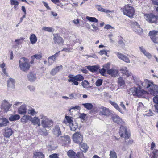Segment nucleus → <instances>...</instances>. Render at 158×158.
<instances>
[{
  "mask_svg": "<svg viewBox=\"0 0 158 158\" xmlns=\"http://www.w3.org/2000/svg\"><path fill=\"white\" fill-rule=\"evenodd\" d=\"M19 66L20 69L22 71L27 72L31 66L29 60L24 57L21 58L19 60Z\"/></svg>",
  "mask_w": 158,
  "mask_h": 158,
  "instance_id": "1",
  "label": "nucleus"
},
{
  "mask_svg": "<svg viewBox=\"0 0 158 158\" xmlns=\"http://www.w3.org/2000/svg\"><path fill=\"white\" fill-rule=\"evenodd\" d=\"M40 118L41 119V125L44 128H49L52 127L53 125V121L48 118L46 116L42 114L39 115Z\"/></svg>",
  "mask_w": 158,
  "mask_h": 158,
  "instance_id": "2",
  "label": "nucleus"
},
{
  "mask_svg": "<svg viewBox=\"0 0 158 158\" xmlns=\"http://www.w3.org/2000/svg\"><path fill=\"white\" fill-rule=\"evenodd\" d=\"M131 93L134 96H136L139 97H142L144 94L147 93V91L143 90L140 87H134L131 88L130 90Z\"/></svg>",
  "mask_w": 158,
  "mask_h": 158,
  "instance_id": "3",
  "label": "nucleus"
},
{
  "mask_svg": "<svg viewBox=\"0 0 158 158\" xmlns=\"http://www.w3.org/2000/svg\"><path fill=\"white\" fill-rule=\"evenodd\" d=\"M68 77L69 78L68 80V81L73 82L75 85H78L79 83L77 81H81L84 79L83 77L80 74L75 76L70 74L69 75Z\"/></svg>",
  "mask_w": 158,
  "mask_h": 158,
  "instance_id": "4",
  "label": "nucleus"
},
{
  "mask_svg": "<svg viewBox=\"0 0 158 158\" xmlns=\"http://www.w3.org/2000/svg\"><path fill=\"white\" fill-rule=\"evenodd\" d=\"M123 14L130 18L133 17L135 13V10L133 7L129 5H126L123 9Z\"/></svg>",
  "mask_w": 158,
  "mask_h": 158,
  "instance_id": "5",
  "label": "nucleus"
},
{
  "mask_svg": "<svg viewBox=\"0 0 158 158\" xmlns=\"http://www.w3.org/2000/svg\"><path fill=\"white\" fill-rule=\"evenodd\" d=\"M144 18L147 21L151 23H156L157 21L158 16H156L152 13L145 14Z\"/></svg>",
  "mask_w": 158,
  "mask_h": 158,
  "instance_id": "6",
  "label": "nucleus"
},
{
  "mask_svg": "<svg viewBox=\"0 0 158 158\" xmlns=\"http://www.w3.org/2000/svg\"><path fill=\"white\" fill-rule=\"evenodd\" d=\"M73 140L75 143H80L83 141V135L79 132H76L73 135Z\"/></svg>",
  "mask_w": 158,
  "mask_h": 158,
  "instance_id": "7",
  "label": "nucleus"
},
{
  "mask_svg": "<svg viewBox=\"0 0 158 158\" xmlns=\"http://www.w3.org/2000/svg\"><path fill=\"white\" fill-rule=\"evenodd\" d=\"M119 134L121 137H123L125 139H128L130 137V134L127 131L126 128L121 126L120 127Z\"/></svg>",
  "mask_w": 158,
  "mask_h": 158,
  "instance_id": "8",
  "label": "nucleus"
},
{
  "mask_svg": "<svg viewBox=\"0 0 158 158\" xmlns=\"http://www.w3.org/2000/svg\"><path fill=\"white\" fill-rule=\"evenodd\" d=\"M99 114L100 115L107 116L110 114V110L109 109L102 106L99 108Z\"/></svg>",
  "mask_w": 158,
  "mask_h": 158,
  "instance_id": "9",
  "label": "nucleus"
},
{
  "mask_svg": "<svg viewBox=\"0 0 158 158\" xmlns=\"http://www.w3.org/2000/svg\"><path fill=\"white\" fill-rule=\"evenodd\" d=\"M131 25L135 31L139 34L143 32V30L140 27L139 25L136 22H131Z\"/></svg>",
  "mask_w": 158,
  "mask_h": 158,
  "instance_id": "10",
  "label": "nucleus"
},
{
  "mask_svg": "<svg viewBox=\"0 0 158 158\" xmlns=\"http://www.w3.org/2000/svg\"><path fill=\"white\" fill-rule=\"evenodd\" d=\"M149 92L153 96L157 94L158 93V86L153 84L150 87Z\"/></svg>",
  "mask_w": 158,
  "mask_h": 158,
  "instance_id": "11",
  "label": "nucleus"
},
{
  "mask_svg": "<svg viewBox=\"0 0 158 158\" xmlns=\"http://www.w3.org/2000/svg\"><path fill=\"white\" fill-rule=\"evenodd\" d=\"M139 83L142 86L145 88H148L151 87V85L153 84V83L150 82L148 80H145L143 82L140 81Z\"/></svg>",
  "mask_w": 158,
  "mask_h": 158,
  "instance_id": "12",
  "label": "nucleus"
},
{
  "mask_svg": "<svg viewBox=\"0 0 158 158\" xmlns=\"http://www.w3.org/2000/svg\"><path fill=\"white\" fill-rule=\"evenodd\" d=\"M58 53H56L54 55L48 58V66L52 65L54 63L56 58L58 56Z\"/></svg>",
  "mask_w": 158,
  "mask_h": 158,
  "instance_id": "13",
  "label": "nucleus"
},
{
  "mask_svg": "<svg viewBox=\"0 0 158 158\" xmlns=\"http://www.w3.org/2000/svg\"><path fill=\"white\" fill-rule=\"evenodd\" d=\"M59 139L64 144L69 143L70 141L69 136L67 135L60 136L59 137Z\"/></svg>",
  "mask_w": 158,
  "mask_h": 158,
  "instance_id": "14",
  "label": "nucleus"
},
{
  "mask_svg": "<svg viewBox=\"0 0 158 158\" xmlns=\"http://www.w3.org/2000/svg\"><path fill=\"white\" fill-rule=\"evenodd\" d=\"M53 40L55 44H60L64 42L63 39L57 34L54 35Z\"/></svg>",
  "mask_w": 158,
  "mask_h": 158,
  "instance_id": "15",
  "label": "nucleus"
},
{
  "mask_svg": "<svg viewBox=\"0 0 158 158\" xmlns=\"http://www.w3.org/2000/svg\"><path fill=\"white\" fill-rule=\"evenodd\" d=\"M12 105L8 103L5 100L3 101L2 103V107L6 111H8L11 107Z\"/></svg>",
  "mask_w": 158,
  "mask_h": 158,
  "instance_id": "16",
  "label": "nucleus"
},
{
  "mask_svg": "<svg viewBox=\"0 0 158 158\" xmlns=\"http://www.w3.org/2000/svg\"><path fill=\"white\" fill-rule=\"evenodd\" d=\"M107 73L112 77H116L117 76L118 73V71L117 69L114 68H112L107 71Z\"/></svg>",
  "mask_w": 158,
  "mask_h": 158,
  "instance_id": "17",
  "label": "nucleus"
},
{
  "mask_svg": "<svg viewBox=\"0 0 158 158\" xmlns=\"http://www.w3.org/2000/svg\"><path fill=\"white\" fill-rule=\"evenodd\" d=\"M26 106L24 104H23L18 108V113L20 114H24L26 113Z\"/></svg>",
  "mask_w": 158,
  "mask_h": 158,
  "instance_id": "18",
  "label": "nucleus"
},
{
  "mask_svg": "<svg viewBox=\"0 0 158 158\" xmlns=\"http://www.w3.org/2000/svg\"><path fill=\"white\" fill-rule=\"evenodd\" d=\"M73 118L70 116L65 115L63 123L66 125L68 124L69 126L73 122Z\"/></svg>",
  "mask_w": 158,
  "mask_h": 158,
  "instance_id": "19",
  "label": "nucleus"
},
{
  "mask_svg": "<svg viewBox=\"0 0 158 158\" xmlns=\"http://www.w3.org/2000/svg\"><path fill=\"white\" fill-rule=\"evenodd\" d=\"M13 133V132L11 129L6 127L5 129L4 135L6 137L9 138Z\"/></svg>",
  "mask_w": 158,
  "mask_h": 158,
  "instance_id": "20",
  "label": "nucleus"
},
{
  "mask_svg": "<svg viewBox=\"0 0 158 158\" xmlns=\"http://www.w3.org/2000/svg\"><path fill=\"white\" fill-rule=\"evenodd\" d=\"M62 65H60L52 69L50 72V74L52 76L56 75L57 73L62 69Z\"/></svg>",
  "mask_w": 158,
  "mask_h": 158,
  "instance_id": "21",
  "label": "nucleus"
},
{
  "mask_svg": "<svg viewBox=\"0 0 158 158\" xmlns=\"http://www.w3.org/2000/svg\"><path fill=\"white\" fill-rule=\"evenodd\" d=\"M31 123L34 125H37L38 126H40V119L38 117L36 116L33 118L31 117Z\"/></svg>",
  "mask_w": 158,
  "mask_h": 158,
  "instance_id": "22",
  "label": "nucleus"
},
{
  "mask_svg": "<svg viewBox=\"0 0 158 158\" xmlns=\"http://www.w3.org/2000/svg\"><path fill=\"white\" fill-rule=\"evenodd\" d=\"M80 148L82 152L85 153L88 151L89 147L86 143L81 142L80 143Z\"/></svg>",
  "mask_w": 158,
  "mask_h": 158,
  "instance_id": "23",
  "label": "nucleus"
},
{
  "mask_svg": "<svg viewBox=\"0 0 158 158\" xmlns=\"http://www.w3.org/2000/svg\"><path fill=\"white\" fill-rule=\"evenodd\" d=\"M112 118L114 122L118 124H122L124 123L122 119L118 116H113L112 117Z\"/></svg>",
  "mask_w": 158,
  "mask_h": 158,
  "instance_id": "24",
  "label": "nucleus"
},
{
  "mask_svg": "<svg viewBox=\"0 0 158 158\" xmlns=\"http://www.w3.org/2000/svg\"><path fill=\"white\" fill-rule=\"evenodd\" d=\"M69 99H76L81 96V94L79 93H72L69 95Z\"/></svg>",
  "mask_w": 158,
  "mask_h": 158,
  "instance_id": "25",
  "label": "nucleus"
},
{
  "mask_svg": "<svg viewBox=\"0 0 158 158\" xmlns=\"http://www.w3.org/2000/svg\"><path fill=\"white\" fill-rule=\"evenodd\" d=\"M27 78L29 81L33 82L36 80V77L35 74L32 72H30L27 75Z\"/></svg>",
  "mask_w": 158,
  "mask_h": 158,
  "instance_id": "26",
  "label": "nucleus"
},
{
  "mask_svg": "<svg viewBox=\"0 0 158 158\" xmlns=\"http://www.w3.org/2000/svg\"><path fill=\"white\" fill-rule=\"evenodd\" d=\"M70 130L73 131H75L77 129L79 128L80 129L81 127H79L78 123L76 122H73V123L70 124L69 126Z\"/></svg>",
  "mask_w": 158,
  "mask_h": 158,
  "instance_id": "27",
  "label": "nucleus"
},
{
  "mask_svg": "<svg viewBox=\"0 0 158 158\" xmlns=\"http://www.w3.org/2000/svg\"><path fill=\"white\" fill-rule=\"evenodd\" d=\"M53 133L55 135L59 136L61 135L60 128L58 125H56L53 129Z\"/></svg>",
  "mask_w": 158,
  "mask_h": 158,
  "instance_id": "28",
  "label": "nucleus"
},
{
  "mask_svg": "<svg viewBox=\"0 0 158 158\" xmlns=\"http://www.w3.org/2000/svg\"><path fill=\"white\" fill-rule=\"evenodd\" d=\"M31 117L28 115H25L23 116L21 118V122L22 123H27L28 121H31Z\"/></svg>",
  "mask_w": 158,
  "mask_h": 158,
  "instance_id": "29",
  "label": "nucleus"
},
{
  "mask_svg": "<svg viewBox=\"0 0 158 158\" xmlns=\"http://www.w3.org/2000/svg\"><path fill=\"white\" fill-rule=\"evenodd\" d=\"M15 81L13 79H9L7 81V86L9 88L14 89L15 88Z\"/></svg>",
  "mask_w": 158,
  "mask_h": 158,
  "instance_id": "30",
  "label": "nucleus"
},
{
  "mask_svg": "<svg viewBox=\"0 0 158 158\" xmlns=\"http://www.w3.org/2000/svg\"><path fill=\"white\" fill-rule=\"evenodd\" d=\"M67 155L70 158H77L76 156V153L73 150H69L67 152Z\"/></svg>",
  "mask_w": 158,
  "mask_h": 158,
  "instance_id": "31",
  "label": "nucleus"
},
{
  "mask_svg": "<svg viewBox=\"0 0 158 158\" xmlns=\"http://www.w3.org/2000/svg\"><path fill=\"white\" fill-rule=\"evenodd\" d=\"M140 51L142 52L144 55L149 59H150L151 57V55L149 52H147L143 47H139Z\"/></svg>",
  "mask_w": 158,
  "mask_h": 158,
  "instance_id": "32",
  "label": "nucleus"
},
{
  "mask_svg": "<svg viewBox=\"0 0 158 158\" xmlns=\"http://www.w3.org/2000/svg\"><path fill=\"white\" fill-rule=\"evenodd\" d=\"M44 155L41 152H34L33 158H44Z\"/></svg>",
  "mask_w": 158,
  "mask_h": 158,
  "instance_id": "33",
  "label": "nucleus"
},
{
  "mask_svg": "<svg viewBox=\"0 0 158 158\" xmlns=\"http://www.w3.org/2000/svg\"><path fill=\"white\" fill-rule=\"evenodd\" d=\"M86 67L88 69L92 72H94L97 71L99 68V67L98 65L93 66H87Z\"/></svg>",
  "mask_w": 158,
  "mask_h": 158,
  "instance_id": "34",
  "label": "nucleus"
},
{
  "mask_svg": "<svg viewBox=\"0 0 158 158\" xmlns=\"http://www.w3.org/2000/svg\"><path fill=\"white\" fill-rule=\"evenodd\" d=\"M30 40L31 44H35L37 40L36 36L33 34L31 35L30 37Z\"/></svg>",
  "mask_w": 158,
  "mask_h": 158,
  "instance_id": "35",
  "label": "nucleus"
},
{
  "mask_svg": "<svg viewBox=\"0 0 158 158\" xmlns=\"http://www.w3.org/2000/svg\"><path fill=\"white\" fill-rule=\"evenodd\" d=\"M95 7L98 9V11H100L103 12L107 13L111 12V11L109 10L104 9L101 6V5H96L95 6Z\"/></svg>",
  "mask_w": 158,
  "mask_h": 158,
  "instance_id": "36",
  "label": "nucleus"
},
{
  "mask_svg": "<svg viewBox=\"0 0 158 158\" xmlns=\"http://www.w3.org/2000/svg\"><path fill=\"white\" fill-rule=\"evenodd\" d=\"M9 123L8 120L5 118H0V127H2L6 126Z\"/></svg>",
  "mask_w": 158,
  "mask_h": 158,
  "instance_id": "37",
  "label": "nucleus"
},
{
  "mask_svg": "<svg viewBox=\"0 0 158 158\" xmlns=\"http://www.w3.org/2000/svg\"><path fill=\"white\" fill-rule=\"evenodd\" d=\"M20 118V116L18 114H15L11 115L9 118V120L10 121H12L19 119Z\"/></svg>",
  "mask_w": 158,
  "mask_h": 158,
  "instance_id": "38",
  "label": "nucleus"
},
{
  "mask_svg": "<svg viewBox=\"0 0 158 158\" xmlns=\"http://www.w3.org/2000/svg\"><path fill=\"white\" fill-rule=\"evenodd\" d=\"M120 71H121V73L124 75H125L127 77L129 76L130 74L126 67H124L121 69Z\"/></svg>",
  "mask_w": 158,
  "mask_h": 158,
  "instance_id": "39",
  "label": "nucleus"
},
{
  "mask_svg": "<svg viewBox=\"0 0 158 158\" xmlns=\"http://www.w3.org/2000/svg\"><path fill=\"white\" fill-rule=\"evenodd\" d=\"M158 31H150L149 33V35L150 36L151 39L156 37Z\"/></svg>",
  "mask_w": 158,
  "mask_h": 158,
  "instance_id": "40",
  "label": "nucleus"
},
{
  "mask_svg": "<svg viewBox=\"0 0 158 158\" xmlns=\"http://www.w3.org/2000/svg\"><path fill=\"white\" fill-rule=\"evenodd\" d=\"M27 113L28 114L34 116L37 114V112L35 111V110L31 107L27 110Z\"/></svg>",
  "mask_w": 158,
  "mask_h": 158,
  "instance_id": "41",
  "label": "nucleus"
},
{
  "mask_svg": "<svg viewBox=\"0 0 158 158\" xmlns=\"http://www.w3.org/2000/svg\"><path fill=\"white\" fill-rule=\"evenodd\" d=\"M85 108L88 110H91L93 108V106L91 103H86L82 104Z\"/></svg>",
  "mask_w": 158,
  "mask_h": 158,
  "instance_id": "42",
  "label": "nucleus"
},
{
  "mask_svg": "<svg viewBox=\"0 0 158 158\" xmlns=\"http://www.w3.org/2000/svg\"><path fill=\"white\" fill-rule=\"evenodd\" d=\"M86 18L90 22L95 23H98V20L95 17H90L87 16L86 17Z\"/></svg>",
  "mask_w": 158,
  "mask_h": 158,
  "instance_id": "43",
  "label": "nucleus"
},
{
  "mask_svg": "<svg viewBox=\"0 0 158 158\" xmlns=\"http://www.w3.org/2000/svg\"><path fill=\"white\" fill-rule=\"evenodd\" d=\"M42 54L41 53H40L37 54H36L31 56V58L34 59L36 58L37 60H39L42 58Z\"/></svg>",
  "mask_w": 158,
  "mask_h": 158,
  "instance_id": "44",
  "label": "nucleus"
},
{
  "mask_svg": "<svg viewBox=\"0 0 158 158\" xmlns=\"http://www.w3.org/2000/svg\"><path fill=\"white\" fill-rule=\"evenodd\" d=\"M153 158H156L158 157V150L156 149H154L152 153Z\"/></svg>",
  "mask_w": 158,
  "mask_h": 158,
  "instance_id": "45",
  "label": "nucleus"
},
{
  "mask_svg": "<svg viewBox=\"0 0 158 158\" xmlns=\"http://www.w3.org/2000/svg\"><path fill=\"white\" fill-rule=\"evenodd\" d=\"M110 158H117V156L116 153L114 151H110V153L109 155Z\"/></svg>",
  "mask_w": 158,
  "mask_h": 158,
  "instance_id": "46",
  "label": "nucleus"
},
{
  "mask_svg": "<svg viewBox=\"0 0 158 158\" xmlns=\"http://www.w3.org/2000/svg\"><path fill=\"white\" fill-rule=\"evenodd\" d=\"M42 30L48 32H52L54 31V30L52 27H43Z\"/></svg>",
  "mask_w": 158,
  "mask_h": 158,
  "instance_id": "47",
  "label": "nucleus"
},
{
  "mask_svg": "<svg viewBox=\"0 0 158 158\" xmlns=\"http://www.w3.org/2000/svg\"><path fill=\"white\" fill-rule=\"evenodd\" d=\"M118 84L120 86H122L125 84L124 81L123 80V78L121 77H120L118 78Z\"/></svg>",
  "mask_w": 158,
  "mask_h": 158,
  "instance_id": "48",
  "label": "nucleus"
},
{
  "mask_svg": "<svg viewBox=\"0 0 158 158\" xmlns=\"http://www.w3.org/2000/svg\"><path fill=\"white\" fill-rule=\"evenodd\" d=\"M110 103L117 110L120 111V109L117 104L113 102L110 101Z\"/></svg>",
  "mask_w": 158,
  "mask_h": 158,
  "instance_id": "49",
  "label": "nucleus"
},
{
  "mask_svg": "<svg viewBox=\"0 0 158 158\" xmlns=\"http://www.w3.org/2000/svg\"><path fill=\"white\" fill-rule=\"evenodd\" d=\"M91 26L93 28L92 31H99V28L97 25H95L94 23L91 24Z\"/></svg>",
  "mask_w": 158,
  "mask_h": 158,
  "instance_id": "50",
  "label": "nucleus"
},
{
  "mask_svg": "<svg viewBox=\"0 0 158 158\" xmlns=\"http://www.w3.org/2000/svg\"><path fill=\"white\" fill-rule=\"evenodd\" d=\"M76 156L77 158H84L83 153L81 152H78L76 154Z\"/></svg>",
  "mask_w": 158,
  "mask_h": 158,
  "instance_id": "51",
  "label": "nucleus"
},
{
  "mask_svg": "<svg viewBox=\"0 0 158 158\" xmlns=\"http://www.w3.org/2000/svg\"><path fill=\"white\" fill-rule=\"evenodd\" d=\"M127 63H130V61L129 58L126 55H124L123 58L121 60Z\"/></svg>",
  "mask_w": 158,
  "mask_h": 158,
  "instance_id": "52",
  "label": "nucleus"
},
{
  "mask_svg": "<svg viewBox=\"0 0 158 158\" xmlns=\"http://www.w3.org/2000/svg\"><path fill=\"white\" fill-rule=\"evenodd\" d=\"M81 85L84 88H85L88 86L89 83L87 81L84 80L82 82Z\"/></svg>",
  "mask_w": 158,
  "mask_h": 158,
  "instance_id": "53",
  "label": "nucleus"
},
{
  "mask_svg": "<svg viewBox=\"0 0 158 158\" xmlns=\"http://www.w3.org/2000/svg\"><path fill=\"white\" fill-rule=\"evenodd\" d=\"M106 69L104 68L101 69L99 70V72L103 76H105L106 75Z\"/></svg>",
  "mask_w": 158,
  "mask_h": 158,
  "instance_id": "54",
  "label": "nucleus"
},
{
  "mask_svg": "<svg viewBox=\"0 0 158 158\" xmlns=\"http://www.w3.org/2000/svg\"><path fill=\"white\" fill-rule=\"evenodd\" d=\"M102 80L101 79L98 80L96 82V85L97 86H99L101 85L102 84Z\"/></svg>",
  "mask_w": 158,
  "mask_h": 158,
  "instance_id": "55",
  "label": "nucleus"
},
{
  "mask_svg": "<svg viewBox=\"0 0 158 158\" xmlns=\"http://www.w3.org/2000/svg\"><path fill=\"white\" fill-rule=\"evenodd\" d=\"M23 104V103L21 102H15L13 105V106L15 108H16L17 106H21Z\"/></svg>",
  "mask_w": 158,
  "mask_h": 158,
  "instance_id": "56",
  "label": "nucleus"
},
{
  "mask_svg": "<svg viewBox=\"0 0 158 158\" xmlns=\"http://www.w3.org/2000/svg\"><path fill=\"white\" fill-rule=\"evenodd\" d=\"M116 54L118 57L121 60L122 59L124 55L123 54L119 52H117Z\"/></svg>",
  "mask_w": 158,
  "mask_h": 158,
  "instance_id": "57",
  "label": "nucleus"
},
{
  "mask_svg": "<svg viewBox=\"0 0 158 158\" xmlns=\"http://www.w3.org/2000/svg\"><path fill=\"white\" fill-rule=\"evenodd\" d=\"M153 101L154 103L158 104V94L153 98Z\"/></svg>",
  "mask_w": 158,
  "mask_h": 158,
  "instance_id": "58",
  "label": "nucleus"
},
{
  "mask_svg": "<svg viewBox=\"0 0 158 158\" xmlns=\"http://www.w3.org/2000/svg\"><path fill=\"white\" fill-rule=\"evenodd\" d=\"M11 5H18L19 2L15 0H10Z\"/></svg>",
  "mask_w": 158,
  "mask_h": 158,
  "instance_id": "59",
  "label": "nucleus"
},
{
  "mask_svg": "<svg viewBox=\"0 0 158 158\" xmlns=\"http://www.w3.org/2000/svg\"><path fill=\"white\" fill-rule=\"evenodd\" d=\"M81 109L80 107L79 106H76L75 107H73L72 108H70L69 110V112H72V110H76V109L79 110Z\"/></svg>",
  "mask_w": 158,
  "mask_h": 158,
  "instance_id": "60",
  "label": "nucleus"
},
{
  "mask_svg": "<svg viewBox=\"0 0 158 158\" xmlns=\"http://www.w3.org/2000/svg\"><path fill=\"white\" fill-rule=\"evenodd\" d=\"M98 53L101 55H102L103 54H105V55H107V52L106 50H102L100 51Z\"/></svg>",
  "mask_w": 158,
  "mask_h": 158,
  "instance_id": "61",
  "label": "nucleus"
},
{
  "mask_svg": "<svg viewBox=\"0 0 158 158\" xmlns=\"http://www.w3.org/2000/svg\"><path fill=\"white\" fill-rule=\"evenodd\" d=\"M151 39L154 43L158 44V37H155Z\"/></svg>",
  "mask_w": 158,
  "mask_h": 158,
  "instance_id": "62",
  "label": "nucleus"
},
{
  "mask_svg": "<svg viewBox=\"0 0 158 158\" xmlns=\"http://www.w3.org/2000/svg\"><path fill=\"white\" fill-rule=\"evenodd\" d=\"M156 146V145L155 143L153 142H152L151 143L150 150H153Z\"/></svg>",
  "mask_w": 158,
  "mask_h": 158,
  "instance_id": "63",
  "label": "nucleus"
},
{
  "mask_svg": "<svg viewBox=\"0 0 158 158\" xmlns=\"http://www.w3.org/2000/svg\"><path fill=\"white\" fill-rule=\"evenodd\" d=\"M50 158H58V156L57 154H53L49 156Z\"/></svg>",
  "mask_w": 158,
  "mask_h": 158,
  "instance_id": "64",
  "label": "nucleus"
}]
</instances>
